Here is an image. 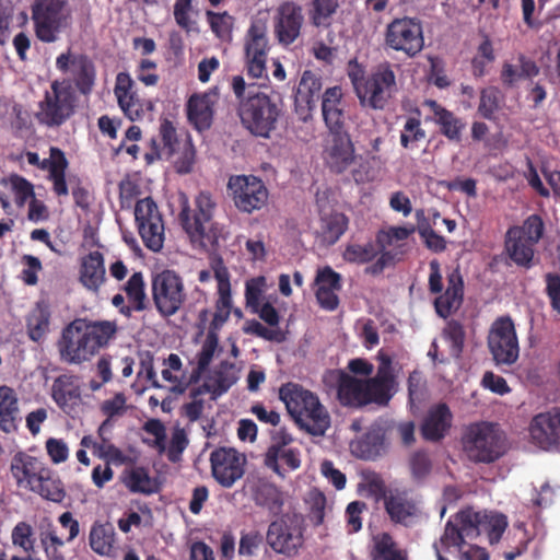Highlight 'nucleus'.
I'll return each instance as SVG.
<instances>
[{
	"mask_svg": "<svg viewBox=\"0 0 560 560\" xmlns=\"http://www.w3.org/2000/svg\"><path fill=\"white\" fill-rule=\"evenodd\" d=\"M118 331L114 320L75 319L67 325L57 342L61 361L80 364L109 345Z\"/></svg>",
	"mask_w": 560,
	"mask_h": 560,
	"instance_id": "1",
	"label": "nucleus"
},
{
	"mask_svg": "<svg viewBox=\"0 0 560 560\" xmlns=\"http://www.w3.org/2000/svg\"><path fill=\"white\" fill-rule=\"evenodd\" d=\"M217 202L209 191H200L192 206L185 198L178 214V221L194 248L214 250L221 241H225V226L215 221Z\"/></svg>",
	"mask_w": 560,
	"mask_h": 560,
	"instance_id": "2",
	"label": "nucleus"
},
{
	"mask_svg": "<svg viewBox=\"0 0 560 560\" xmlns=\"http://www.w3.org/2000/svg\"><path fill=\"white\" fill-rule=\"evenodd\" d=\"M231 86L238 100L237 113L242 125L256 137L270 138L283 113L281 102L264 92L249 90L245 95L247 83L242 75H234Z\"/></svg>",
	"mask_w": 560,
	"mask_h": 560,
	"instance_id": "3",
	"label": "nucleus"
},
{
	"mask_svg": "<svg viewBox=\"0 0 560 560\" xmlns=\"http://www.w3.org/2000/svg\"><path fill=\"white\" fill-rule=\"evenodd\" d=\"M279 397L294 422L307 433L320 436L330 427L327 409L311 390L299 384L288 383L280 387Z\"/></svg>",
	"mask_w": 560,
	"mask_h": 560,
	"instance_id": "4",
	"label": "nucleus"
},
{
	"mask_svg": "<svg viewBox=\"0 0 560 560\" xmlns=\"http://www.w3.org/2000/svg\"><path fill=\"white\" fill-rule=\"evenodd\" d=\"M462 445L470 462L491 464L505 454L506 436L498 423L481 421L466 428Z\"/></svg>",
	"mask_w": 560,
	"mask_h": 560,
	"instance_id": "5",
	"label": "nucleus"
},
{
	"mask_svg": "<svg viewBox=\"0 0 560 560\" xmlns=\"http://www.w3.org/2000/svg\"><path fill=\"white\" fill-rule=\"evenodd\" d=\"M326 163L335 174L349 172V179L355 184H365L375 178L369 161L357 156L349 133L331 137L326 148Z\"/></svg>",
	"mask_w": 560,
	"mask_h": 560,
	"instance_id": "6",
	"label": "nucleus"
},
{
	"mask_svg": "<svg viewBox=\"0 0 560 560\" xmlns=\"http://www.w3.org/2000/svg\"><path fill=\"white\" fill-rule=\"evenodd\" d=\"M74 109L75 95L72 86L56 80L38 102L35 118L45 127L59 128L73 116Z\"/></svg>",
	"mask_w": 560,
	"mask_h": 560,
	"instance_id": "7",
	"label": "nucleus"
},
{
	"mask_svg": "<svg viewBox=\"0 0 560 560\" xmlns=\"http://www.w3.org/2000/svg\"><path fill=\"white\" fill-rule=\"evenodd\" d=\"M544 231L545 223L538 214H530L522 225L511 226L505 234V249L511 260L517 266L528 268Z\"/></svg>",
	"mask_w": 560,
	"mask_h": 560,
	"instance_id": "8",
	"label": "nucleus"
},
{
	"mask_svg": "<svg viewBox=\"0 0 560 560\" xmlns=\"http://www.w3.org/2000/svg\"><path fill=\"white\" fill-rule=\"evenodd\" d=\"M384 45L406 58L417 57L424 48L422 22L410 16L394 19L385 28Z\"/></svg>",
	"mask_w": 560,
	"mask_h": 560,
	"instance_id": "9",
	"label": "nucleus"
},
{
	"mask_svg": "<svg viewBox=\"0 0 560 560\" xmlns=\"http://www.w3.org/2000/svg\"><path fill=\"white\" fill-rule=\"evenodd\" d=\"M267 21L255 19L252 21L244 39L245 70L248 78L267 80V56L269 42L267 37Z\"/></svg>",
	"mask_w": 560,
	"mask_h": 560,
	"instance_id": "10",
	"label": "nucleus"
},
{
	"mask_svg": "<svg viewBox=\"0 0 560 560\" xmlns=\"http://www.w3.org/2000/svg\"><path fill=\"white\" fill-rule=\"evenodd\" d=\"M267 544L276 552L294 557L304 545L303 521L296 515H283L272 521L266 534Z\"/></svg>",
	"mask_w": 560,
	"mask_h": 560,
	"instance_id": "11",
	"label": "nucleus"
},
{
	"mask_svg": "<svg viewBox=\"0 0 560 560\" xmlns=\"http://www.w3.org/2000/svg\"><path fill=\"white\" fill-rule=\"evenodd\" d=\"M415 232V228L390 226L376 234V244L381 250L377 260L365 268V272L376 277L386 268H393L402 259L406 252V240Z\"/></svg>",
	"mask_w": 560,
	"mask_h": 560,
	"instance_id": "12",
	"label": "nucleus"
},
{
	"mask_svg": "<svg viewBox=\"0 0 560 560\" xmlns=\"http://www.w3.org/2000/svg\"><path fill=\"white\" fill-rule=\"evenodd\" d=\"M488 348L498 366H511L518 360V339L511 317H499L493 322L488 335Z\"/></svg>",
	"mask_w": 560,
	"mask_h": 560,
	"instance_id": "13",
	"label": "nucleus"
},
{
	"mask_svg": "<svg viewBox=\"0 0 560 560\" xmlns=\"http://www.w3.org/2000/svg\"><path fill=\"white\" fill-rule=\"evenodd\" d=\"M135 220L145 247L152 252L161 250L165 240V224L156 202L151 197L137 201Z\"/></svg>",
	"mask_w": 560,
	"mask_h": 560,
	"instance_id": "14",
	"label": "nucleus"
},
{
	"mask_svg": "<svg viewBox=\"0 0 560 560\" xmlns=\"http://www.w3.org/2000/svg\"><path fill=\"white\" fill-rule=\"evenodd\" d=\"M65 0H35L32 20L36 37L43 43H54L66 26Z\"/></svg>",
	"mask_w": 560,
	"mask_h": 560,
	"instance_id": "15",
	"label": "nucleus"
},
{
	"mask_svg": "<svg viewBox=\"0 0 560 560\" xmlns=\"http://www.w3.org/2000/svg\"><path fill=\"white\" fill-rule=\"evenodd\" d=\"M235 207L246 213L260 210L268 201L265 183L254 175L231 176L228 183Z\"/></svg>",
	"mask_w": 560,
	"mask_h": 560,
	"instance_id": "16",
	"label": "nucleus"
},
{
	"mask_svg": "<svg viewBox=\"0 0 560 560\" xmlns=\"http://www.w3.org/2000/svg\"><path fill=\"white\" fill-rule=\"evenodd\" d=\"M396 91V75L390 65L383 63L366 79L359 96L370 107L383 109Z\"/></svg>",
	"mask_w": 560,
	"mask_h": 560,
	"instance_id": "17",
	"label": "nucleus"
},
{
	"mask_svg": "<svg viewBox=\"0 0 560 560\" xmlns=\"http://www.w3.org/2000/svg\"><path fill=\"white\" fill-rule=\"evenodd\" d=\"M56 68L62 73L71 71L75 89L81 95L92 93L96 81V68L86 55H72L70 50L60 54L56 59Z\"/></svg>",
	"mask_w": 560,
	"mask_h": 560,
	"instance_id": "18",
	"label": "nucleus"
},
{
	"mask_svg": "<svg viewBox=\"0 0 560 560\" xmlns=\"http://www.w3.org/2000/svg\"><path fill=\"white\" fill-rule=\"evenodd\" d=\"M529 435L534 445L542 451H560V408H551L533 417Z\"/></svg>",
	"mask_w": 560,
	"mask_h": 560,
	"instance_id": "19",
	"label": "nucleus"
},
{
	"mask_svg": "<svg viewBox=\"0 0 560 560\" xmlns=\"http://www.w3.org/2000/svg\"><path fill=\"white\" fill-rule=\"evenodd\" d=\"M303 24L302 7L294 1L282 2L277 9L273 22V33L279 44H293L300 37Z\"/></svg>",
	"mask_w": 560,
	"mask_h": 560,
	"instance_id": "20",
	"label": "nucleus"
},
{
	"mask_svg": "<svg viewBox=\"0 0 560 560\" xmlns=\"http://www.w3.org/2000/svg\"><path fill=\"white\" fill-rule=\"evenodd\" d=\"M380 365L373 377L365 378V393L368 405L386 406L395 393V375L392 360L387 355H378Z\"/></svg>",
	"mask_w": 560,
	"mask_h": 560,
	"instance_id": "21",
	"label": "nucleus"
},
{
	"mask_svg": "<svg viewBox=\"0 0 560 560\" xmlns=\"http://www.w3.org/2000/svg\"><path fill=\"white\" fill-rule=\"evenodd\" d=\"M114 94L124 115L131 121L142 120L152 105L148 106L139 98L135 91V82L128 72H119L116 75Z\"/></svg>",
	"mask_w": 560,
	"mask_h": 560,
	"instance_id": "22",
	"label": "nucleus"
},
{
	"mask_svg": "<svg viewBox=\"0 0 560 560\" xmlns=\"http://www.w3.org/2000/svg\"><path fill=\"white\" fill-rule=\"evenodd\" d=\"M214 479L224 488H231L244 475L240 454L234 448L220 447L210 455Z\"/></svg>",
	"mask_w": 560,
	"mask_h": 560,
	"instance_id": "23",
	"label": "nucleus"
},
{
	"mask_svg": "<svg viewBox=\"0 0 560 560\" xmlns=\"http://www.w3.org/2000/svg\"><path fill=\"white\" fill-rule=\"evenodd\" d=\"M384 508L394 524L410 526L418 517V502L407 490H390L384 497Z\"/></svg>",
	"mask_w": 560,
	"mask_h": 560,
	"instance_id": "24",
	"label": "nucleus"
},
{
	"mask_svg": "<svg viewBox=\"0 0 560 560\" xmlns=\"http://www.w3.org/2000/svg\"><path fill=\"white\" fill-rule=\"evenodd\" d=\"M218 97V93L214 90H210L205 93H195L188 98L186 105L187 118L198 131H203L211 127Z\"/></svg>",
	"mask_w": 560,
	"mask_h": 560,
	"instance_id": "25",
	"label": "nucleus"
},
{
	"mask_svg": "<svg viewBox=\"0 0 560 560\" xmlns=\"http://www.w3.org/2000/svg\"><path fill=\"white\" fill-rule=\"evenodd\" d=\"M48 467L37 457L32 456L25 452H18L11 460L10 470L16 485L26 487L32 490V487L43 478Z\"/></svg>",
	"mask_w": 560,
	"mask_h": 560,
	"instance_id": "26",
	"label": "nucleus"
},
{
	"mask_svg": "<svg viewBox=\"0 0 560 560\" xmlns=\"http://www.w3.org/2000/svg\"><path fill=\"white\" fill-rule=\"evenodd\" d=\"M452 412L444 402L432 406L420 427V432L425 441L439 442L447 434L452 425Z\"/></svg>",
	"mask_w": 560,
	"mask_h": 560,
	"instance_id": "27",
	"label": "nucleus"
},
{
	"mask_svg": "<svg viewBox=\"0 0 560 560\" xmlns=\"http://www.w3.org/2000/svg\"><path fill=\"white\" fill-rule=\"evenodd\" d=\"M337 398L345 407L362 408L368 406L364 380L342 371H337Z\"/></svg>",
	"mask_w": 560,
	"mask_h": 560,
	"instance_id": "28",
	"label": "nucleus"
},
{
	"mask_svg": "<svg viewBox=\"0 0 560 560\" xmlns=\"http://www.w3.org/2000/svg\"><path fill=\"white\" fill-rule=\"evenodd\" d=\"M153 300L162 316L174 315L185 301L182 282H152Z\"/></svg>",
	"mask_w": 560,
	"mask_h": 560,
	"instance_id": "29",
	"label": "nucleus"
},
{
	"mask_svg": "<svg viewBox=\"0 0 560 560\" xmlns=\"http://www.w3.org/2000/svg\"><path fill=\"white\" fill-rule=\"evenodd\" d=\"M69 162L65 152L57 148L49 149V158L40 160L38 168L48 171V179L52 182V190L57 196H67L69 194L68 185L66 182V171Z\"/></svg>",
	"mask_w": 560,
	"mask_h": 560,
	"instance_id": "30",
	"label": "nucleus"
},
{
	"mask_svg": "<svg viewBox=\"0 0 560 560\" xmlns=\"http://www.w3.org/2000/svg\"><path fill=\"white\" fill-rule=\"evenodd\" d=\"M301 463V452L295 447L269 446L264 457L265 466L281 478L288 471L299 469Z\"/></svg>",
	"mask_w": 560,
	"mask_h": 560,
	"instance_id": "31",
	"label": "nucleus"
},
{
	"mask_svg": "<svg viewBox=\"0 0 560 560\" xmlns=\"http://www.w3.org/2000/svg\"><path fill=\"white\" fill-rule=\"evenodd\" d=\"M160 137L162 147L156 139L151 140V151L144 155L145 161L150 164L160 159H170L180 148L177 131L172 121L165 119L160 126Z\"/></svg>",
	"mask_w": 560,
	"mask_h": 560,
	"instance_id": "32",
	"label": "nucleus"
},
{
	"mask_svg": "<svg viewBox=\"0 0 560 560\" xmlns=\"http://www.w3.org/2000/svg\"><path fill=\"white\" fill-rule=\"evenodd\" d=\"M350 446L358 458L375 460L385 453V436L380 428H372L360 439L353 441Z\"/></svg>",
	"mask_w": 560,
	"mask_h": 560,
	"instance_id": "33",
	"label": "nucleus"
},
{
	"mask_svg": "<svg viewBox=\"0 0 560 560\" xmlns=\"http://www.w3.org/2000/svg\"><path fill=\"white\" fill-rule=\"evenodd\" d=\"M238 370L235 363L230 361H221L211 372L207 382L202 384V386H207L209 388V393L212 395V398L226 393L238 380Z\"/></svg>",
	"mask_w": 560,
	"mask_h": 560,
	"instance_id": "34",
	"label": "nucleus"
},
{
	"mask_svg": "<svg viewBox=\"0 0 560 560\" xmlns=\"http://www.w3.org/2000/svg\"><path fill=\"white\" fill-rule=\"evenodd\" d=\"M51 389L55 402L67 413L74 410L81 400L80 387L74 383L72 376H58Z\"/></svg>",
	"mask_w": 560,
	"mask_h": 560,
	"instance_id": "35",
	"label": "nucleus"
},
{
	"mask_svg": "<svg viewBox=\"0 0 560 560\" xmlns=\"http://www.w3.org/2000/svg\"><path fill=\"white\" fill-rule=\"evenodd\" d=\"M21 420L19 400L9 386H0V429L5 433L15 432Z\"/></svg>",
	"mask_w": 560,
	"mask_h": 560,
	"instance_id": "36",
	"label": "nucleus"
},
{
	"mask_svg": "<svg viewBox=\"0 0 560 560\" xmlns=\"http://www.w3.org/2000/svg\"><path fill=\"white\" fill-rule=\"evenodd\" d=\"M431 104L434 114V121L439 126L441 135L451 142L460 143L466 124L453 112L439 105L436 102L433 101Z\"/></svg>",
	"mask_w": 560,
	"mask_h": 560,
	"instance_id": "37",
	"label": "nucleus"
},
{
	"mask_svg": "<svg viewBox=\"0 0 560 560\" xmlns=\"http://www.w3.org/2000/svg\"><path fill=\"white\" fill-rule=\"evenodd\" d=\"M26 329L30 339L35 342H42L46 338L50 330V311L47 303H36L26 317Z\"/></svg>",
	"mask_w": 560,
	"mask_h": 560,
	"instance_id": "38",
	"label": "nucleus"
},
{
	"mask_svg": "<svg viewBox=\"0 0 560 560\" xmlns=\"http://www.w3.org/2000/svg\"><path fill=\"white\" fill-rule=\"evenodd\" d=\"M254 500L257 505L268 509L275 515L282 511L283 493L276 485L267 480L257 482L254 489Z\"/></svg>",
	"mask_w": 560,
	"mask_h": 560,
	"instance_id": "39",
	"label": "nucleus"
},
{
	"mask_svg": "<svg viewBox=\"0 0 560 560\" xmlns=\"http://www.w3.org/2000/svg\"><path fill=\"white\" fill-rule=\"evenodd\" d=\"M322 88V77L311 70H305L298 86L295 101L304 103L312 109L319 100Z\"/></svg>",
	"mask_w": 560,
	"mask_h": 560,
	"instance_id": "40",
	"label": "nucleus"
},
{
	"mask_svg": "<svg viewBox=\"0 0 560 560\" xmlns=\"http://www.w3.org/2000/svg\"><path fill=\"white\" fill-rule=\"evenodd\" d=\"M91 549L102 556H109L115 542V528L110 523L95 522L89 536Z\"/></svg>",
	"mask_w": 560,
	"mask_h": 560,
	"instance_id": "41",
	"label": "nucleus"
},
{
	"mask_svg": "<svg viewBox=\"0 0 560 560\" xmlns=\"http://www.w3.org/2000/svg\"><path fill=\"white\" fill-rule=\"evenodd\" d=\"M121 481L132 493L152 494L158 491V487L150 477L148 469L142 466L126 469L121 476Z\"/></svg>",
	"mask_w": 560,
	"mask_h": 560,
	"instance_id": "42",
	"label": "nucleus"
},
{
	"mask_svg": "<svg viewBox=\"0 0 560 560\" xmlns=\"http://www.w3.org/2000/svg\"><path fill=\"white\" fill-rule=\"evenodd\" d=\"M464 296V282H448L445 292L434 300L435 311L439 316L446 318L457 311Z\"/></svg>",
	"mask_w": 560,
	"mask_h": 560,
	"instance_id": "43",
	"label": "nucleus"
},
{
	"mask_svg": "<svg viewBox=\"0 0 560 560\" xmlns=\"http://www.w3.org/2000/svg\"><path fill=\"white\" fill-rule=\"evenodd\" d=\"M348 228V218L340 212H334L320 219L319 237L327 245L335 244Z\"/></svg>",
	"mask_w": 560,
	"mask_h": 560,
	"instance_id": "44",
	"label": "nucleus"
},
{
	"mask_svg": "<svg viewBox=\"0 0 560 560\" xmlns=\"http://www.w3.org/2000/svg\"><path fill=\"white\" fill-rule=\"evenodd\" d=\"M372 560H407L389 533L373 536Z\"/></svg>",
	"mask_w": 560,
	"mask_h": 560,
	"instance_id": "45",
	"label": "nucleus"
},
{
	"mask_svg": "<svg viewBox=\"0 0 560 560\" xmlns=\"http://www.w3.org/2000/svg\"><path fill=\"white\" fill-rule=\"evenodd\" d=\"M31 491L36 492L42 498L56 503L62 502L66 497V490L62 481L59 477L54 476L50 468H48L46 474L43 475V478L32 487Z\"/></svg>",
	"mask_w": 560,
	"mask_h": 560,
	"instance_id": "46",
	"label": "nucleus"
},
{
	"mask_svg": "<svg viewBox=\"0 0 560 560\" xmlns=\"http://www.w3.org/2000/svg\"><path fill=\"white\" fill-rule=\"evenodd\" d=\"M339 0H311L308 18L315 27H329L339 8Z\"/></svg>",
	"mask_w": 560,
	"mask_h": 560,
	"instance_id": "47",
	"label": "nucleus"
},
{
	"mask_svg": "<svg viewBox=\"0 0 560 560\" xmlns=\"http://www.w3.org/2000/svg\"><path fill=\"white\" fill-rule=\"evenodd\" d=\"M230 283L231 282H218L219 299L215 304V312L213 314L209 331L215 332L223 326L230 316L232 306Z\"/></svg>",
	"mask_w": 560,
	"mask_h": 560,
	"instance_id": "48",
	"label": "nucleus"
},
{
	"mask_svg": "<svg viewBox=\"0 0 560 560\" xmlns=\"http://www.w3.org/2000/svg\"><path fill=\"white\" fill-rule=\"evenodd\" d=\"M452 520L456 522L462 534L466 539H475L481 533L482 513L475 512L472 509H465L456 513Z\"/></svg>",
	"mask_w": 560,
	"mask_h": 560,
	"instance_id": "49",
	"label": "nucleus"
},
{
	"mask_svg": "<svg viewBox=\"0 0 560 560\" xmlns=\"http://www.w3.org/2000/svg\"><path fill=\"white\" fill-rule=\"evenodd\" d=\"M1 184L10 187L14 202L19 208H23L27 200L35 196L34 185L19 174H11L8 178H2Z\"/></svg>",
	"mask_w": 560,
	"mask_h": 560,
	"instance_id": "50",
	"label": "nucleus"
},
{
	"mask_svg": "<svg viewBox=\"0 0 560 560\" xmlns=\"http://www.w3.org/2000/svg\"><path fill=\"white\" fill-rule=\"evenodd\" d=\"M207 21L210 25L211 31L222 42L232 40V32L234 26V18L224 12H214L208 10L206 12Z\"/></svg>",
	"mask_w": 560,
	"mask_h": 560,
	"instance_id": "51",
	"label": "nucleus"
},
{
	"mask_svg": "<svg viewBox=\"0 0 560 560\" xmlns=\"http://www.w3.org/2000/svg\"><path fill=\"white\" fill-rule=\"evenodd\" d=\"M80 280H105V266L103 255L95 250L81 260Z\"/></svg>",
	"mask_w": 560,
	"mask_h": 560,
	"instance_id": "52",
	"label": "nucleus"
},
{
	"mask_svg": "<svg viewBox=\"0 0 560 560\" xmlns=\"http://www.w3.org/2000/svg\"><path fill=\"white\" fill-rule=\"evenodd\" d=\"M319 284L315 291L319 306L326 311H335L339 305L338 292L341 290V282H315Z\"/></svg>",
	"mask_w": 560,
	"mask_h": 560,
	"instance_id": "53",
	"label": "nucleus"
},
{
	"mask_svg": "<svg viewBox=\"0 0 560 560\" xmlns=\"http://www.w3.org/2000/svg\"><path fill=\"white\" fill-rule=\"evenodd\" d=\"M425 138V131L417 117H408L400 132V144L405 149H413Z\"/></svg>",
	"mask_w": 560,
	"mask_h": 560,
	"instance_id": "54",
	"label": "nucleus"
},
{
	"mask_svg": "<svg viewBox=\"0 0 560 560\" xmlns=\"http://www.w3.org/2000/svg\"><path fill=\"white\" fill-rule=\"evenodd\" d=\"M411 477L416 481H423L432 470V460L427 451L418 450L409 457Z\"/></svg>",
	"mask_w": 560,
	"mask_h": 560,
	"instance_id": "55",
	"label": "nucleus"
},
{
	"mask_svg": "<svg viewBox=\"0 0 560 560\" xmlns=\"http://www.w3.org/2000/svg\"><path fill=\"white\" fill-rule=\"evenodd\" d=\"M506 526H508L506 516H504L503 514L482 513L481 532L482 530L487 532L489 542L491 545L499 542Z\"/></svg>",
	"mask_w": 560,
	"mask_h": 560,
	"instance_id": "56",
	"label": "nucleus"
},
{
	"mask_svg": "<svg viewBox=\"0 0 560 560\" xmlns=\"http://www.w3.org/2000/svg\"><path fill=\"white\" fill-rule=\"evenodd\" d=\"M209 393L207 386L194 387L189 392L190 402L183 406V416H185L190 422H196L200 419L203 411V399L202 395Z\"/></svg>",
	"mask_w": 560,
	"mask_h": 560,
	"instance_id": "57",
	"label": "nucleus"
},
{
	"mask_svg": "<svg viewBox=\"0 0 560 560\" xmlns=\"http://www.w3.org/2000/svg\"><path fill=\"white\" fill-rule=\"evenodd\" d=\"M217 347H218L217 334L213 331H209L206 340L202 343L201 350L197 354L196 372L198 374L205 373L208 370V368L213 359Z\"/></svg>",
	"mask_w": 560,
	"mask_h": 560,
	"instance_id": "58",
	"label": "nucleus"
},
{
	"mask_svg": "<svg viewBox=\"0 0 560 560\" xmlns=\"http://www.w3.org/2000/svg\"><path fill=\"white\" fill-rule=\"evenodd\" d=\"M499 91L495 88H486L481 90L478 113L485 119L491 120L499 109Z\"/></svg>",
	"mask_w": 560,
	"mask_h": 560,
	"instance_id": "59",
	"label": "nucleus"
},
{
	"mask_svg": "<svg viewBox=\"0 0 560 560\" xmlns=\"http://www.w3.org/2000/svg\"><path fill=\"white\" fill-rule=\"evenodd\" d=\"M94 450L98 457L107 462V465H122L129 460L128 456L120 448L109 443L106 438H103L102 443H94Z\"/></svg>",
	"mask_w": 560,
	"mask_h": 560,
	"instance_id": "60",
	"label": "nucleus"
},
{
	"mask_svg": "<svg viewBox=\"0 0 560 560\" xmlns=\"http://www.w3.org/2000/svg\"><path fill=\"white\" fill-rule=\"evenodd\" d=\"M381 252L377 244L368 243L365 245H349L345 252V258L352 262L371 261L377 253Z\"/></svg>",
	"mask_w": 560,
	"mask_h": 560,
	"instance_id": "61",
	"label": "nucleus"
},
{
	"mask_svg": "<svg viewBox=\"0 0 560 560\" xmlns=\"http://www.w3.org/2000/svg\"><path fill=\"white\" fill-rule=\"evenodd\" d=\"M440 542L445 549L454 547L458 551H460L466 544V537L462 534L459 527L452 517L445 524L444 533L440 538Z\"/></svg>",
	"mask_w": 560,
	"mask_h": 560,
	"instance_id": "62",
	"label": "nucleus"
},
{
	"mask_svg": "<svg viewBox=\"0 0 560 560\" xmlns=\"http://www.w3.org/2000/svg\"><path fill=\"white\" fill-rule=\"evenodd\" d=\"M192 10V0H176L174 4V19L177 25L189 33L195 31L196 21L190 19L189 13Z\"/></svg>",
	"mask_w": 560,
	"mask_h": 560,
	"instance_id": "63",
	"label": "nucleus"
},
{
	"mask_svg": "<svg viewBox=\"0 0 560 560\" xmlns=\"http://www.w3.org/2000/svg\"><path fill=\"white\" fill-rule=\"evenodd\" d=\"M264 544V536L257 530L241 534L238 555L241 557L255 556Z\"/></svg>",
	"mask_w": 560,
	"mask_h": 560,
	"instance_id": "64",
	"label": "nucleus"
}]
</instances>
